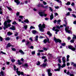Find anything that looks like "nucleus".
<instances>
[{"instance_id":"obj_40","label":"nucleus","mask_w":76,"mask_h":76,"mask_svg":"<svg viewBox=\"0 0 76 76\" xmlns=\"http://www.w3.org/2000/svg\"><path fill=\"white\" fill-rule=\"evenodd\" d=\"M70 42L71 43H73V42H75V39H72V40H71Z\"/></svg>"},{"instance_id":"obj_34","label":"nucleus","mask_w":76,"mask_h":76,"mask_svg":"<svg viewBox=\"0 0 76 76\" xmlns=\"http://www.w3.org/2000/svg\"><path fill=\"white\" fill-rule=\"evenodd\" d=\"M70 2L68 1L66 3V5H70L71 4Z\"/></svg>"},{"instance_id":"obj_12","label":"nucleus","mask_w":76,"mask_h":76,"mask_svg":"<svg viewBox=\"0 0 76 76\" xmlns=\"http://www.w3.org/2000/svg\"><path fill=\"white\" fill-rule=\"evenodd\" d=\"M47 39H45L44 40L43 42L44 43H45V44H46L47 42H49V41H50V40L48 38H47Z\"/></svg>"},{"instance_id":"obj_37","label":"nucleus","mask_w":76,"mask_h":76,"mask_svg":"<svg viewBox=\"0 0 76 76\" xmlns=\"http://www.w3.org/2000/svg\"><path fill=\"white\" fill-rule=\"evenodd\" d=\"M32 38H33V37H30L29 38V40H30V41H31V42H33V39H32Z\"/></svg>"},{"instance_id":"obj_46","label":"nucleus","mask_w":76,"mask_h":76,"mask_svg":"<svg viewBox=\"0 0 76 76\" xmlns=\"http://www.w3.org/2000/svg\"><path fill=\"white\" fill-rule=\"evenodd\" d=\"M58 61L59 63H61V59H58Z\"/></svg>"},{"instance_id":"obj_24","label":"nucleus","mask_w":76,"mask_h":76,"mask_svg":"<svg viewBox=\"0 0 76 76\" xmlns=\"http://www.w3.org/2000/svg\"><path fill=\"white\" fill-rule=\"evenodd\" d=\"M34 38L35 39V41H38V36L37 35Z\"/></svg>"},{"instance_id":"obj_9","label":"nucleus","mask_w":76,"mask_h":76,"mask_svg":"<svg viewBox=\"0 0 76 76\" xmlns=\"http://www.w3.org/2000/svg\"><path fill=\"white\" fill-rule=\"evenodd\" d=\"M69 27H67L65 28V30L66 31V32H68V34H70L71 32V31H69Z\"/></svg>"},{"instance_id":"obj_54","label":"nucleus","mask_w":76,"mask_h":76,"mask_svg":"<svg viewBox=\"0 0 76 76\" xmlns=\"http://www.w3.org/2000/svg\"><path fill=\"white\" fill-rule=\"evenodd\" d=\"M12 24L13 25H15V24H16V22L14 21L12 23Z\"/></svg>"},{"instance_id":"obj_4","label":"nucleus","mask_w":76,"mask_h":76,"mask_svg":"<svg viewBox=\"0 0 76 76\" xmlns=\"http://www.w3.org/2000/svg\"><path fill=\"white\" fill-rule=\"evenodd\" d=\"M62 60L64 64L62 65L61 66V67L62 68H63V67H64L66 66V64H65L66 63V59L65 58V57H64L62 58Z\"/></svg>"},{"instance_id":"obj_49","label":"nucleus","mask_w":76,"mask_h":76,"mask_svg":"<svg viewBox=\"0 0 76 76\" xmlns=\"http://www.w3.org/2000/svg\"><path fill=\"white\" fill-rule=\"evenodd\" d=\"M0 41L1 42V41H3V38H2L1 36H0Z\"/></svg>"},{"instance_id":"obj_17","label":"nucleus","mask_w":76,"mask_h":76,"mask_svg":"<svg viewBox=\"0 0 76 76\" xmlns=\"http://www.w3.org/2000/svg\"><path fill=\"white\" fill-rule=\"evenodd\" d=\"M15 2L17 3V5H18L20 3V2L19 0H14Z\"/></svg>"},{"instance_id":"obj_6","label":"nucleus","mask_w":76,"mask_h":76,"mask_svg":"<svg viewBox=\"0 0 76 76\" xmlns=\"http://www.w3.org/2000/svg\"><path fill=\"white\" fill-rule=\"evenodd\" d=\"M58 69H54V71L55 72H57V71H60V69H61V65L60 64H58Z\"/></svg>"},{"instance_id":"obj_56","label":"nucleus","mask_w":76,"mask_h":76,"mask_svg":"<svg viewBox=\"0 0 76 76\" xmlns=\"http://www.w3.org/2000/svg\"><path fill=\"white\" fill-rule=\"evenodd\" d=\"M72 15L73 17L76 18V15H75V14H72Z\"/></svg>"},{"instance_id":"obj_2","label":"nucleus","mask_w":76,"mask_h":76,"mask_svg":"<svg viewBox=\"0 0 76 76\" xmlns=\"http://www.w3.org/2000/svg\"><path fill=\"white\" fill-rule=\"evenodd\" d=\"M18 69H19L18 68H17L16 69V73H17V74L18 75V76H20V75H23V76H26V74H24L23 72H20V71H18Z\"/></svg>"},{"instance_id":"obj_32","label":"nucleus","mask_w":76,"mask_h":76,"mask_svg":"<svg viewBox=\"0 0 76 76\" xmlns=\"http://www.w3.org/2000/svg\"><path fill=\"white\" fill-rule=\"evenodd\" d=\"M24 28H25L26 30L27 28H28V25H26L24 26Z\"/></svg>"},{"instance_id":"obj_22","label":"nucleus","mask_w":76,"mask_h":76,"mask_svg":"<svg viewBox=\"0 0 76 76\" xmlns=\"http://www.w3.org/2000/svg\"><path fill=\"white\" fill-rule=\"evenodd\" d=\"M50 20H52L53 18H54V16H53V14H51V15L50 16Z\"/></svg>"},{"instance_id":"obj_7","label":"nucleus","mask_w":76,"mask_h":76,"mask_svg":"<svg viewBox=\"0 0 76 76\" xmlns=\"http://www.w3.org/2000/svg\"><path fill=\"white\" fill-rule=\"evenodd\" d=\"M47 71L48 72V76H52V73L50 72H51V69H48L47 70Z\"/></svg>"},{"instance_id":"obj_51","label":"nucleus","mask_w":76,"mask_h":76,"mask_svg":"<svg viewBox=\"0 0 76 76\" xmlns=\"http://www.w3.org/2000/svg\"><path fill=\"white\" fill-rule=\"evenodd\" d=\"M43 4H44V5H46V4H47V3L44 1H43Z\"/></svg>"},{"instance_id":"obj_50","label":"nucleus","mask_w":76,"mask_h":76,"mask_svg":"<svg viewBox=\"0 0 76 76\" xmlns=\"http://www.w3.org/2000/svg\"><path fill=\"white\" fill-rule=\"evenodd\" d=\"M7 8L9 10H12V8L10 7H7Z\"/></svg>"},{"instance_id":"obj_18","label":"nucleus","mask_w":76,"mask_h":76,"mask_svg":"<svg viewBox=\"0 0 76 76\" xmlns=\"http://www.w3.org/2000/svg\"><path fill=\"white\" fill-rule=\"evenodd\" d=\"M10 29H12V30H15V27L14 26H12V27H10Z\"/></svg>"},{"instance_id":"obj_10","label":"nucleus","mask_w":76,"mask_h":76,"mask_svg":"<svg viewBox=\"0 0 76 76\" xmlns=\"http://www.w3.org/2000/svg\"><path fill=\"white\" fill-rule=\"evenodd\" d=\"M68 48H69V49H71V50H72L74 51H75V50H76V49H75V48H73L72 46H69Z\"/></svg>"},{"instance_id":"obj_59","label":"nucleus","mask_w":76,"mask_h":76,"mask_svg":"<svg viewBox=\"0 0 76 76\" xmlns=\"http://www.w3.org/2000/svg\"><path fill=\"white\" fill-rule=\"evenodd\" d=\"M14 70L15 71L16 70V66H15V65H14Z\"/></svg>"},{"instance_id":"obj_8","label":"nucleus","mask_w":76,"mask_h":76,"mask_svg":"<svg viewBox=\"0 0 76 76\" xmlns=\"http://www.w3.org/2000/svg\"><path fill=\"white\" fill-rule=\"evenodd\" d=\"M55 28H56V27H54L53 28L52 30L53 31L55 30V31H56V32L55 33V34H57V32H59L60 30H59V29H55Z\"/></svg>"},{"instance_id":"obj_47","label":"nucleus","mask_w":76,"mask_h":76,"mask_svg":"<svg viewBox=\"0 0 76 76\" xmlns=\"http://www.w3.org/2000/svg\"><path fill=\"white\" fill-rule=\"evenodd\" d=\"M56 27L57 28V29H60V26H56Z\"/></svg>"},{"instance_id":"obj_61","label":"nucleus","mask_w":76,"mask_h":76,"mask_svg":"<svg viewBox=\"0 0 76 76\" xmlns=\"http://www.w3.org/2000/svg\"><path fill=\"white\" fill-rule=\"evenodd\" d=\"M19 18H20V19H22L23 18V16H19Z\"/></svg>"},{"instance_id":"obj_25","label":"nucleus","mask_w":76,"mask_h":76,"mask_svg":"<svg viewBox=\"0 0 76 76\" xmlns=\"http://www.w3.org/2000/svg\"><path fill=\"white\" fill-rule=\"evenodd\" d=\"M13 33H11L9 31L7 33V35H9V36H10V35H12Z\"/></svg>"},{"instance_id":"obj_3","label":"nucleus","mask_w":76,"mask_h":76,"mask_svg":"<svg viewBox=\"0 0 76 76\" xmlns=\"http://www.w3.org/2000/svg\"><path fill=\"white\" fill-rule=\"evenodd\" d=\"M4 26L3 27V29L4 30H5L6 29V28H8V27H10L11 26V25L10 24H8L7 25V23L6 21H5L4 23Z\"/></svg>"},{"instance_id":"obj_60","label":"nucleus","mask_w":76,"mask_h":76,"mask_svg":"<svg viewBox=\"0 0 76 76\" xmlns=\"http://www.w3.org/2000/svg\"><path fill=\"white\" fill-rule=\"evenodd\" d=\"M71 6H75V3H74V2H72L71 4Z\"/></svg>"},{"instance_id":"obj_42","label":"nucleus","mask_w":76,"mask_h":76,"mask_svg":"<svg viewBox=\"0 0 76 76\" xmlns=\"http://www.w3.org/2000/svg\"><path fill=\"white\" fill-rule=\"evenodd\" d=\"M55 1H57V2H58V3H61V1L60 0H54Z\"/></svg>"},{"instance_id":"obj_52","label":"nucleus","mask_w":76,"mask_h":76,"mask_svg":"<svg viewBox=\"0 0 76 76\" xmlns=\"http://www.w3.org/2000/svg\"><path fill=\"white\" fill-rule=\"evenodd\" d=\"M1 53L2 54H6V53L4 52L3 51H1Z\"/></svg>"},{"instance_id":"obj_55","label":"nucleus","mask_w":76,"mask_h":76,"mask_svg":"<svg viewBox=\"0 0 76 76\" xmlns=\"http://www.w3.org/2000/svg\"><path fill=\"white\" fill-rule=\"evenodd\" d=\"M19 15H20V13H19V12H17L16 14V15H17V16H19Z\"/></svg>"},{"instance_id":"obj_23","label":"nucleus","mask_w":76,"mask_h":76,"mask_svg":"<svg viewBox=\"0 0 76 76\" xmlns=\"http://www.w3.org/2000/svg\"><path fill=\"white\" fill-rule=\"evenodd\" d=\"M19 52L21 53V54H25V53L21 50H20Z\"/></svg>"},{"instance_id":"obj_41","label":"nucleus","mask_w":76,"mask_h":76,"mask_svg":"<svg viewBox=\"0 0 76 76\" xmlns=\"http://www.w3.org/2000/svg\"><path fill=\"white\" fill-rule=\"evenodd\" d=\"M31 54L33 55H34V54H35V51H32V52L31 53Z\"/></svg>"},{"instance_id":"obj_14","label":"nucleus","mask_w":76,"mask_h":76,"mask_svg":"<svg viewBox=\"0 0 76 76\" xmlns=\"http://www.w3.org/2000/svg\"><path fill=\"white\" fill-rule=\"evenodd\" d=\"M14 47V45H11L10 43H9L8 44H7V47Z\"/></svg>"},{"instance_id":"obj_1","label":"nucleus","mask_w":76,"mask_h":76,"mask_svg":"<svg viewBox=\"0 0 76 76\" xmlns=\"http://www.w3.org/2000/svg\"><path fill=\"white\" fill-rule=\"evenodd\" d=\"M38 27L39 28V31L42 32L44 31V29L45 28V24H43L42 25L41 24H40L38 26Z\"/></svg>"},{"instance_id":"obj_44","label":"nucleus","mask_w":76,"mask_h":76,"mask_svg":"<svg viewBox=\"0 0 76 76\" xmlns=\"http://www.w3.org/2000/svg\"><path fill=\"white\" fill-rule=\"evenodd\" d=\"M49 10H50L51 12H53V9L51 7H49Z\"/></svg>"},{"instance_id":"obj_15","label":"nucleus","mask_w":76,"mask_h":76,"mask_svg":"<svg viewBox=\"0 0 76 76\" xmlns=\"http://www.w3.org/2000/svg\"><path fill=\"white\" fill-rule=\"evenodd\" d=\"M47 34L49 35V37H51L52 36V34L50 33V31H48L47 32Z\"/></svg>"},{"instance_id":"obj_16","label":"nucleus","mask_w":76,"mask_h":76,"mask_svg":"<svg viewBox=\"0 0 76 76\" xmlns=\"http://www.w3.org/2000/svg\"><path fill=\"white\" fill-rule=\"evenodd\" d=\"M18 65H21V64H22V63H21L20 60L19 59L18 60Z\"/></svg>"},{"instance_id":"obj_20","label":"nucleus","mask_w":76,"mask_h":76,"mask_svg":"<svg viewBox=\"0 0 76 76\" xmlns=\"http://www.w3.org/2000/svg\"><path fill=\"white\" fill-rule=\"evenodd\" d=\"M32 33L33 34H35L36 33H37V31L36 30H33L32 31Z\"/></svg>"},{"instance_id":"obj_58","label":"nucleus","mask_w":76,"mask_h":76,"mask_svg":"<svg viewBox=\"0 0 76 76\" xmlns=\"http://www.w3.org/2000/svg\"><path fill=\"white\" fill-rule=\"evenodd\" d=\"M33 10H34V12H36V11H37V9H36L35 8H34L33 9Z\"/></svg>"},{"instance_id":"obj_11","label":"nucleus","mask_w":76,"mask_h":76,"mask_svg":"<svg viewBox=\"0 0 76 76\" xmlns=\"http://www.w3.org/2000/svg\"><path fill=\"white\" fill-rule=\"evenodd\" d=\"M54 39L55 40V41L56 42H61V40L58 39H57L55 38Z\"/></svg>"},{"instance_id":"obj_27","label":"nucleus","mask_w":76,"mask_h":76,"mask_svg":"<svg viewBox=\"0 0 76 76\" xmlns=\"http://www.w3.org/2000/svg\"><path fill=\"white\" fill-rule=\"evenodd\" d=\"M61 22V20H58L57 21V24H60V23Z\"/></svg>"},{"instance_id":"obj_36","label":"nucleus","mask_w":76,"mask_h":76,"mask_svg":"<svg viewBox=\"0 0 76 76\" xmlns=\"http://www.w3.org/2000/svg\"><path fill=\"white\" fill-rule=\"evenodd\" d=\"M35 29V27L32 26H31L30 28V29Z\"/></svg>"},{"instance_id":"obj_30","label":"nucleus","mask_w":76,"mask_h":76,"mask_svg":"<svg viewBox=\"0 0 76 76\" xmlns=\"http://www.w3.org/2000/svg\"><path fill=\"white\" fill-rule=\"evenodd\" d=\"M10 39V37H7L6 38H5V40L6 41H9Z\"/></svg>"},{"instance_id":"obj_21","label":"nucleus","mask_w":76,"mask_h":76,"mask_svg":"<svg viewBox=\"0 0 76 76\" xmlns=\"http://www.w3.org/2000/svg\"><path fill=\"white\" fill-rule=\"evenodd\" d=\"M24 22H26L27 23H29V21L28 20V19H26L24 21Z\"/></svg>"},{"instance_id":"obj_26","label":"nucleus","mask_w":76,"mask_h":76,"mask_svg":"<svg viewBox=\"0 0 76 76\" xmlns=\"http://www.w3.org/2000/svg\"><path fill=\"white\" fill-rule=\"evenodd\" d=\"M41 64V62L39 61H38L36 63V64L37 66H39V65H40V64Z\"/></svg>"},{"instance_id":"obj_62","label":"nucleus","mask_w":76,"mask_h":76,"mask_svg":"<svg viewBox=\"0 0 76 76\" xmlns=\"http://www.w3.org/2000/svg\"><path fill=\"white\" fill-rule=\"evenodd\" d=\"M44 50H45V51H47V48H43Z\"/></svg>"},{"instance_id":"obj_33","label":"nucleus","mask_w":76,"mask_h":76,"mask_svg":"<svg viewBox=\"0 0 76 76\" xmlns=\"http://www.w3.org/2000/svg\"><path fill=\"white\" fill-rule=\"evenodd\" d=\"M1 75L2 76H4V73L2 71L1 72Z\"/></svg>"},{"instance_id":"obj_53","label":"nucleus","mask_w":76,"mask_h":76,"mask_svg":"<svg viewBox=\"0 0 76 76\" xmlns=\"http://www.w3.org/2000/svg\"><path fill=\"white\" fill-rule=\"evenodd\" d=\"M68 10L69 11H72V10L70 8H68Z\"/></svg>"},{"instance_id":"obj_19","label":"nucleus","mask_w":76,"mask_h":76,"mask_svg":"<svg viewBox=\"0 0 76 76\" xmlns=\"http://www.w3.org/2000/svg\"><path fill=\"white\" fill-rule=\"evenodd\" d=\"M30 43V42H29L28 41H26L25 42V44L26 45H28L29 44V43Z\"/></svg>"},{"instance_id":"obj_64","label":"nucleus","mask_w":76,"mask_h":76,"mask_svg":"<svg viewBox=\"0 0 76 76\" xmlns=\"http://www.w3.org/2000/svg\"><path fill=\"white\" fill-rule=\"evenodd\" d=\"M26 41V40H25V39H23V40H22V42H25Z\"/></svg>"},{"instance_id":"obj_38","label":"nucleus","mask_w":76,"mask_h":76,"mask_svg":"<svg viewBox=\"0 0 76 76\" xmlns=\"http://www.w3.org/2000/svg\"><path fill=\"white\" fill-rule=\"evenodd\" d=\"M11 50H12V51H15L16 50V49L15 48H12Z\"/></svg>"},{"instance_id":"obj_31","label":"nucleus","mask_w":76,"mask_h":76,"mask_svg":"<svg viewBox=\"0 0 76 76\" xmlns=\"http://www.w3.org/2000/svg\"><path fill=\"white\" fill-rule=\"evenodd\" d=\"M7 22V23H10V22H11L12 21L10 20H8L7 21H5Z\"/></svg>"},{"instance_id":"obj_43","label":"nucleus","mask_w":76,"mask_h":76,"mask_svg":"<svg viewBox=\"0 0 76 76\" xmlns=\"http://www.w3.org/2000/svg\"><path fill=\"white\" fill-rule=\"evenodd\" d=\"M65 24H64V26H66V25H67V21H65Z\"/></svg>"},{"instance_id":"obj_48","label":"nucleus","mask_w":76,"mask_h":76,"mask_svg":"<svg viewBox=\"0 0 76 76\" xmlns=\"http://www.w3.org/2000/svg\"><path fill=\"white\" fill-rule=\"evenodd\" d=\"M15 59H12L11 60V61H12V63H14V62H15Z\"/></svg>"},{"instance_id":"obj_35","label":"nucleus","mask_w":76,"mask_h":76,"mask_svg":"<svg viewBox=\"0 0 76 76\" xmlns=\"http://www.w3.org/2000/svg\"><path fill=\"white\" fill-rule=\"evenodd\" d=\"M73 37L72 38V39H76V35H73Z\"/></svg>"},{"instance_id":"obj_39","label":"nucleus","mask_w":76,"mask_h":76,"mask_svg":"<svg viewBox=\"0 0 76 76\" xmlns=\"http://www.w3.org/2000/svg\"><path fill=\"white\" fill-rule=\"evenodd\" d=\"M70 12H69L66 13V16H70Z\"/></svg>"},{"instance_id":"obj_13","label":"nucleus","mask_w":76,"mask_h":76,"mask_svg":"<svg viewBox=\"0 0 76 76\" xmlns=\"http://www.w3.org/2000/svg\"><path fill=\"white\" fill-rule=\"evenodd\" d=\"M47 63H46V64L43 63L42 64V65H40V67H45L47 66Z\"/></svg>"},{"instance_id":"obj_5","label":"nucleus","mask_w":76,"mask_h":76,"mask_svg":"<svg viewBox=\"0 0 76 76\" xmlns=\"http://www.w3.org/2000/svg\"><path fill=\"white\" fill-rule=\"evenodd\" d=\"M39 14L40 16H45V17L46 16H47V15L46 14H45L44 13L42 12H39Z\"/></svg>"},{"instance_id":"obj_28","label":"nucleus","mask_w":76,"mask_h":76,"mask_svg":"<svg viewBox=\"0 0 76 76\" xmlns=\"http://www.w3.org/2000/svg\"><path fill=\"white\" fill-rule=\"evenodd\" d=\"M71 65H73L75 67H76V64L74 63L73 62H71Z\"/></svg>"},{"instance_id":"obj_45","label":"nucleus","mask_w":76,"mask_h":76,"mask_svg":"<svg viewBox=\"0 0 76 76\" xmlns=\"http://www.w3.org/2000/svg\"><path fill=\"white\" fill-rule=\"evenodd\" d=\"M38 52H44L43 50H39L37 51Z\"/></svg>"},{"instance_id":"obj_63","label":"nucleus","mask_w":76,"mask_h":76,"mask_svg":"<svg viewBox=\"0 0 76 76\" xmlns=\"http://www.w3.org/2000/svg\"><path fill=\"white\" fill-rule=\"evenodd\" d=\"M44 8L45 9H47V8H48V6H46L45 7H44Z\"/></svg>"},{"instance_id":"obj_57","label":"nucleus","mask_w":76,"mask_h":76,"mask_svg":"<svg viewBox=\"0 0 76 76\" xmlns=\"http://www.w3.org/2000/svg\"><path fill=\"white\" fill-rule=\"evenodd\" d=\"M61 45L62 46H65V45H66V43H61Z\"/></svg>"},{"instance_id":"obj_29","label":"nucleus","mask_w":76,"mask_h":76,"mask_svg":"<svg viewBox=\"0 0 76 76\" xmlns=\"http://www.w3.org/2000/svg\"><path fill=\"white\" fill-rule=\"evenodd\" d=\"M23 66H24V67H27L28 66V64L26 63L24 65H23Z\"/></svg>"}]
</instances>
